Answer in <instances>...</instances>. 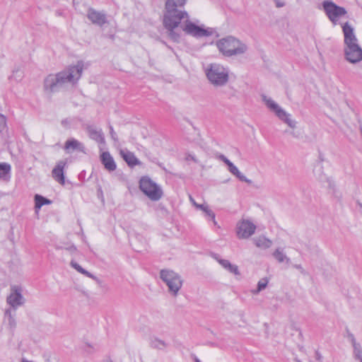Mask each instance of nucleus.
I'll list each match as a JSON object with an SVG mask.
<instances>
[{"mask_svg":"<svg viewBox=\"0 0 362 362\" xmlns=\"http://www.w3.org/2000/svg\"><path fill=\"white\" fill-rule=\"evenodd\" d=\"M102 362H112V361L110 358H106L103 360Z\"/></svg>","mask_w":362,"mask_h":362,"instance_id":"nucleus-45","label":"nucleus"},{"mask_svg":"<svg viewBox=\"0 0 362 362\" xmlns=\"http://www.w3.org/2000/svg\"><path fill=\"white\" fill-rule=\"evenodd\" d=\"M256 226L249 221H243L238 223L237 234L240 238H248L255 231Z\"/></svg>","mask_w":362,"mask_h":362,"instance_id":"nucleus-11","label":"nucleus"},{"mask_svg":"<svg viewBox=\"0 0 362 362\" xmlns=\"http://www.w3.org/2000/svg\"><path fill=\"white\" fill-rule=\"evenodd\" d=\"M273 257L279 262H286V263H289L291 262L290 258H288L283 252V250L281 248H277L273 252Z\"/></svg>","mask_w":362,"mask_h":362,"instance_id":"nucleus-24","label":"nucleus"},{"mask_svg":"<svg viewBox=\"0 0 362 362\" xmlns=\"http://www.w3.org/2000/svg\"><path fill=\"white\" fill-rule=\"evenodd\" d=\"M229 69L217 63L209 64L205 69L206 78L214 87H223L229 81Z\"/></svg>","mask_w":362,"mask_h":362,"instance_id":"nucleus-3","label":"nucleus"},{"mask_svg":"<svg viewBox=\"0 0 362 362\" xmlns=\"http://www.w3.org/2000/svg\"><path fill=\"white\" fill-rule=\"evenodd\" d=\"M358 359L360 360V362H362V357L358 358Z\"/></svg>","mask_w":362,"mask_h":362,"instance_id":"nucleus-49","label":"nucleus"},{"mask_svg":"<svg viewBox=\"0 0 362 362\" xmlns=\"http://www.w3.org/2000/svg\"><path fill=\"white\" fill-rule=\"evenodd\" d=\"M6 126V117L0 114V133L5 129Z\"/></svg>","mask_w":362,"mask_h":362,"instance_id":"nucleus-32","label":"nucleus"},{"mask_svg":"<svg viewBox=\"0 0 362 362\" xmlns=\"http://www.w3.org/2000/svg\"><path fill=\"white\" fill-rule=\"evenodd\" d=\"M204 212L206 216L211 218V219L214 221V223L216 225V221H215V214L207 206V208L204 209Z\"/></svg>","mask_w":362,"mask_h":362,"instance_id":"nucleus-31","label":"nucleus"},{"mask_svg":"<svg viewBox=\"0 0 362 362\" xmlns=\"http://www.w3.org/2000/svg\"><path fill=\"white\" fill-rule=\"evenodd\" d=\"M83 70V62L78 61L76 65L68 68L56 74H49L44 80V90L49 93L58 92L66 83L75 85L80 79Z\"/></svg>","mask_w":362,"mask_h":362,"instance_id":"nucleus-2","label":"nucleus"},{"mask_svg":"<svg viewBox=\"0 0 362 362\" xmlns=\"http://www.w3.org/2000/svg\"><path fill=\"white\" fill-rule=\"evenodd\" d=\"M218 158H219L221 161L224 162V160H225L227 158H226L224 155L221 154V155H219V156H218Z\"/></svg>","mask_w":362,"mask_h":362,"instance_id":"nucleus-42","label":"nucleus"},{"mask_svg":"<svg viewBox=\"0 0 362 362\" xmlns=\"http://www.w3.org/2000/svg\"><path fill=\"white\" fill-rule=\"evenodd\" d=\"M87 18L92 22V23L100 27H102L108 23L105 13L97 11L92 8L88 10Z\"/></svg>","mask_w":362,"mask_h":362,"instance_id":"nucleus-12","label":"nucleus"},{"mask_svg":"<svg viewBox=\"0 0 362 362\" xmlns=\"http://www.w3.org/2000/svg\"><path fill=\"white\" fill-rule=\"evenodd\" d=\"M190 200L193 202L194 205L197 208L202 209L203 211H204V209L207 208L208 206H206L204 204H197L194 199L190 197Z\"/></svg>","mask_w":362,"mask_h":362,"instance_id":"nucleus-35","label":"nucleus"},{"mask_svg":"<svg viewBox=\"0 0 362 362\" xmlns=\"http://www.w3.org/2000/svg\"><path fill=\"white\" fill-rule=\"evenodd\" d=\"M25 298L21 294V288L18 286H12L11 293L6 298V303L13 311L25 303Z\"/></svg>","mask_w":362,"mask_h":362,"instance_id":"nucleus-9","label":"nucleus"},{"mask_svg":"<svg viewBox=\"0 0 362 362\" xmlns=\"http://www.w3.org/2000/svg\"><path fill=\"white\" fill-rule=\"evenodd\" d=\"M69 250L70 251H76V247H74V246H71Z\"/></svg>","mask_w":362,"mask_h":362,"instance_id":"nucleus-44","label":"nucleus"},{"mask_svg":"<svg viewBox=\"0 0 362 362\" xmlns=\"http://www.w3.org/2000/svg\"><path fill=\"white\" fill-rule=\"evenodd\" d=\"M160 278L168 287V292L176 296L182 286L181 276L170 269H162L160 272Z\"/></svg>","mask_w":362,"mask_h":362,"instance_id":"nucleus-5","label":"nucleus"},{"mask_svg":"<svg viewBox=\"0 0 362 362\" xmlns=\"http://www.w3.org/2000/svg\"><path fill=\"white\" fill-rule=\"evenodd\" d=\"M64 148L67 153L74 151L85 153L84 145L75 139H68L64 144Z\"/></svg>","mask_w":362,"mask_h":362,"instance_id":"nucleus-16","label":"nucleus"},{"mask_svg":"<svg viewBox=\"0 0 362 362\" xmlns=\"http://www.w3.org/2000/svg\"><path fill=\"white\" fill-rule=\"evenodd\" d=\"M318 179L320 182H327L328 188L330 190H332V192H335V189H336L335 182L332 177H327L322 173V175H320L319 176Z\"/></svg>","mask_w":362,"mask_h":362,"instance_id":"nucleus-25","label":"nucleus"},{"mask_svg":"<svg viewBox=\"0 0 362 362\" xmlns=\"http://www.w3.org/2000/svg\"><path fill=\"white\" fill-rule=\"evenodd\" d=\"M354 348V354L356 358L362 357V348L360 344L357 343L352 345Z\"/></svg>","mask_w":362,"mask_h":362,"instance_id":"nucleus-29","label":"nucleus"},{"mask_svg":"<svg viewBox=\"0 0 362 362\" xmlns=\"http://www.w3.org/2000/svg\"><path fill=\"white\" fill-rule=\"evenodd\" d=\"M66 163V160H59L52 171L54 179L61 185L65 183L64 168Z\"/></svg>","mask_w":362,"mask_h":362,"instance_id":"nucleus-14","label":"nucleus"},{"mask_svg":"<svg viewBox=\"0 0 362 362\" xmlns=\"http://www.w3.org/2000/svg\"><path fill=\"white\" fill-rule=\"evenodd\" d=\"M195 362H201V361L198 358H196Z\"/></svg>","mask_w":362,"mask_h":362,"instance_id":"nucleus-48","label":"nucleus"},{"mask_svg":"<svg viewBox=\"0 0 362 362\" xmlns=\"http://www.w3.org/2000/svg\"><path fill=\"white\" fill-rule=\"evenodd\" d=\"M262 100L267 105V107L273 111L281 120L293 129L296 127V122L291 119V115L283 110L272 99L267 98V96L263 95Z\"/></svg>","mask_w":362,"mask_h":362,"instance_id":"nucleus-7","label":"nucleus"},{"mask_svg":"<svg viewBox=\"0 0 362 362\" xmlns=\"http://www.w3.org/2000/svg\"><path fill=\"white\" fill-rule=\"evenodd\" d=\"M22 362H33V361H27V360H25V359H24V358H23V359L22 360Z\"/></svg>","mask_w":362,"mask_h":362,"instance_id":"nucleus-46","label":"nucleus"},{"mask_svg":"<svg viewBox=\"0 0 362 362\" xmlns=\"http://www.w3.org/2000/svg\"><path fill=\"white\" fill-rule=\"evenodd\" d=\"M276 7H278V8H281V7H283V6H284V3H281V2L277 1V2H276Z\"/></svg>","mask_w":362,"mask_h":362,"instance_id":"nucleus-43","label":"nucleus"},{"mask_svg":"<svg viewBox=\"0 0 362 362\" xmlns=\"http://www.w3.org/2000/svg\"><path fill=\"white\" fill-rule=\"evenodd\" d=\"M226 165H227L228 168L230 166V165H231L233 163L229 160L228 158H226L224 162H223Z\"/></svg>","mask_w":362,"mask_h":362,"instance_id":"nucleus-41","label":"nucleus"},{"mask_svg":"<svg viewBox=\"0 0 362 362\" xmlns=\"http://www.w3.org/2000/svg\"><path fill=\"white\" fill-rule=\"evenodd\" d=\"M216 46L220 52L226 57L242 54L247 49L245 44L233 36H228L218 40Z\"/></svg>","mask_w":362,"mask_h":362,"instance_id":"nucleus-4","label":"nucleus"},{"mask_svg":"<svg viewBox=\"0 0 362 362\" xmlns=\"http://www.w3.org/2000/svg\"><path fill=\"white\" fill-rule=\"evenodd\" d=\"M120 153L129 166L132 168L140 163L139 160L136 158L132 152L121 151Z\"/></svg>","mask_w":362,"mask_h":362,"instance_id":"nucleus-19","label":"nucleus"},{"mask_svg":"<svg viewBox=\"0 0 362 362\" xmlns=\"http://www.w3.org/2000/svg\"><path fill=\"white\" fill-rule=\"evenodd\" d=\"M151 346L153 349L163 350L168 346V344L163 340L158 338H155L151 341Z\"/></svg>","mask_w":362,"mask_h":362,"instance_id":"nucleus-27","label":"nucleus"},{"mask_svg":"<svg viewBox=\"0 0 362 362\" xmlns=\"http://www.w3.org/2000/svg\"><path fill=\"white\" fill-rule=\"evenodd\" d=\"M186 0H166L165 13L163 15V26L167 30L168 37L174 42H179L180 35L175 30L182 19L187 18L182 25V29L186 35L196 38L212 35L215 30L211 28H205L204 25H196L189 21V15L185 11L180 10L183 7Z\"/></svg>","mask_w":362,"mask_h":362,"instance_id":"nucleus-1","label":"nucleus"},{"mask_svg":"<svg viewBox=\"0 0 362 362\" xmlns=\"http://www.w3.org/2000/svg\"><path fill=\"white\" fill-rule=\"evenodd\" d=\"M216 259L218 262V263L225 269H226L229 272H230V273H232V274H235L236 276H239L240 274V272H239V269H238V267L237 265L231 264L227 259H219V258H217V257Z\"/></svg>","mask_w":362,"mask_h":362,"instance_id":"nucleus-18","label":"nucleus"},{"mask_svg":"<svg viewBox=\"0 0 362 362\" xmlns=\"http://www.w3.org/2000/svg\"><path fill=\"white\" fill-rule=\"evenodd\" d=\"M322 6L328 18L336 25L339 18L346 14V10L344 7L337 6L330 1L322 2Z\"/></svg>","mask_w":362,"mask_h":362,"instance_id":"nucleus-8","label":"nucleus"},{"mask_svg":"<svg viewBox=\"0 0 362 362\" xmlns=\"http://www.w3.org/2000/svg\"><path fill=\"white\" fill-rule=\"evenodd\" d=\"M186 160H193L194 162L195 163H197L198 162V160L195 158L194 156L190 154V153H188L187 156H186Z\"/></svg>","mask_w":362,"mask_h":362,"instance_id":"nucleus-37","label":"nucleus"},{"mask_svg":"<svg viewBox=\"0 0 362 362\" xmlns=\"http://www.w3.org/2000/svg\"><path fill=\"white\" fill-rule=\"evenodd\" d=\"M85 129L89 137L99 144H104L105 143L103 132L101 129H97L93 125L87 124Z\"/></svg>","mask_w":362,"mask_h":362,"instance_id":"nucleus-13","label":"nucleus"},{"mask_svg":"<svg viewBox=\"0 0 362 362\" xmlns=\"http://www.w3.org/2000/svg\"><path fill=\"white\" fill-rule=\"evenodd\" d=\"M139 188L151 201H158L163 195L160 187L147 176L141 178Z\"/></svg>","mask_w":362,"mask_h":362,"instance_id":"nucleus-6","label":"nucleus"},{"mask_svg":"<svg viewBox=\"0 0 362 362\" xmlns=\"http://www.w3.org/2000/svg\"><path fill=\"white\" fill-rule=\"evenodd\" d=\"M35 208L40 209L43 205L50 204L52 203V201L50 199H48L40 195V194H35Z\"/></svg>","mask_w":362,"mask_h":362,"instance_id":"nucleus-26","label":"nucleus"},{"mask_svg":"<svg viewBox=\"0 0 362 362\" xmlns=\"http://www.w3.org/2000/svg\"><path fill=\"white\" fill-rule=\"evenodd\" d=\"M71 265L73 268H74L76 271L81 273L83 271V268L81 267L77 262L74 261L71 262Z\"/></svg>","mask_w":362,"mask_h":362,"instance_id":"nucleus-33","label":"nucleus"},{"mask_svg":"<svg viewBox=\"0 0 362 362\" xmlns=\"http://www.w3.org/2000/svg\"><path fill=\"white\" fill-rule=\"evenodd\" d=\"M322 356L321 354L318 351H315V358L317 361H320L322 360Z\"/></svg>","mask_w":362,"mask_h":362,"instance_id":"nucleus-40","label":"nucleus"},{"mask_svg":"<svg viewBox=\"0 0 362 362\" xmlns=\"http://www.w3.org/2000/svg\"><path fill=\"white\" fill-rule=\"evenodd\" d=\"M100 158L101 162L104 165L105 169L109 171H114L116 169V163L108 151L103 152L100 156Z\"/></svg>","mask_w":362,"mask_h":362,"instance_id":"nucleus-17","label":"nucleus"},{"mask_svg":"<svg viewBox=\"0 0 362 362\" xmlns=\"http://www.w3.org/2000/svg\"><path fill=\"white\" fill-rule=\"evenodd\" d=\"M342 30L344 35L345 45L358 43V40L354 33V28L349 24L348 22L344 24L342 26Z\"/></svg>","mask_w":362,"mask_h":362,"instance_id":"nucleus-15","label":"nucleus"},{"mask_svg":"<svg viewBox=\"0 0 362 362\" xmlns=\"http://www.w3.org/2000/svg\"><path fill=\"white\" fill-rule=\"evenodd\" d=\"M110 135H111V137L113 140L115 141H117V134L115 132L114 129H113V127L110 125Z\"/></svg>","mask_w":362,"mask_h":362,"instance_id":"nucleus-36","label":"nucleus"},{"mask_svg":"<svg viewBox=\"0 0 362 362\" xmlns=\"http://www.w3.org/2000/svg\"><path fill=\"white\" fill-rule=\"evenodd\" d=\"M255 244L257 247L267 249L272 246V241L265 237H259L257 238L254 239Z\"/></svg>","mask_w":362,"mask_h":362,"instance_id":"nucleus-23","label":"nucleus"},{"mask_svg":"<svg viewBox=\"0 0 362 362\" xmlns=\"http://www.w3.org/2000/svg\"><path fill=\"white\" fill-rule=\"evenodd\" d=\"M228 170L230 173H232L233 175L238 177L240 181L245 182L249 185L252 184V180L247 179L243 173H241L238 168L233 163L230 165V166L228 167Z\"/></svg>","mask_w":362,"mask_h":362,"instance_id":"nucleus-21","label":"nucleus"},{"mask_svg":"<svg viewBox=\"0 0 362 362\" xmlns=\"http://www.w3.org/2000/svg\"><path fill=\"white\" fill-rule=\"evenodd\" d=\"M159 166L163 168V170H165V168H163L161 164H159Z\"/></svg>","mask_w":362,"mask_h":362,"instance_id":"nucleus-47","label":"nucleus"},{"mask_svg":"<svg viewBox=\"0 0 362 362\" xmlns=\"http://www.w3.org/2000/svg\"><path fill=\"white\" fill-rule=\"evenodd\" d=\"M11 165L7 163H0V179L7 180L10 177Z\"/></svg>","mask_w":362,"mask_h":362,"instance_id":"nucleus-22","label":"nucleus"},{"mask_svg":"<svg viewBox=\"0 0 362 362\" xmlns=\"http://www.w3.org/2000/svg\"><path fill=\"white\" fill-rule=\"evenodd\" d=\"M344 54L346 59L350 63H358L362 60V48L358 43L346 45Z\"/></svg>","mask_w":362,"mask_h":362,"instance_id":"nucleus-10","label":"nucleus"},{"mask_svg":"<svg viewBox=\"0 0 362 362\" xmlns=\"http://www.w3.org/2000/svg\"><path fill=\"white\" fill-rule=\"evenodd\" d=\"M81 274L86 275L88 277L92 278L93 279H97L94 275H93L92 274H90L89 272L86 271L84 269H83V271L81 272Z\"/></svg>","mask_w":362,"mask_h":362,"instance_id":"nucleus-38","label":"nucleus"},{"mask_svg":"<svg viewBox=\"0 0 362 362\" xmlns=\"http://www.w3.org/2000/svg\"><path fill=\"white\" fill-rule=\"evenodd\" d=\"M15 311L12 313L11 308L6 309L4 312V319L7 320L8 328L13 331L16 327V322L15 320Z\"/></svg>","mask_w":362,"mask_h":362,"instance_id":"nucleus-20","label":"nucleus"},{"mask_svg":"<svg viewBox=\"0 0 362 362\" xmlns=\"http://www.w3.org/2000/svg\"><path fill=\"white\" fill-rule=\"evenodd\" d=\"M347 337L351 341L352 345L357 344L354 335L352 333L349 332V329H347Z\"/></svg>","mask_w":362,"mask_h":362,"instance_id":"nucleus-34","label":"nucleus"},{"mask_svg":"<svg viewBox=\"0 0 362 362\" xmlns=\"http://www.w3.org/2000/svg\"><path fill=\"white\" fill-rule=\"evenodd\" d=\"M73 119L66 118L62 120L61 124L64 127L69 129L71 127V123L73 122Z\"/></svg>","mask_w":362,"mask_h":362,"instance_id":"nucleus-30","label":"nucleus"},{"mask_svg":"<svg viewBox=\"0 0 362 362\" xmlns=\"http://www.w3.org/2000/svg\"><path fill=\"white\" fill-rule=\"evenodd\" d=\"M293 267L296 269H298L302 274H304V269L300 264H295V265H293Z\"/></svg>","mask_w":362,"mask_h":362,"instance_id":"nucleus-39","label":"nucleus"},{"mask_svg":"<svg viewBox=\"0 0 362 362\" xmlns=\"http://www.w3.org/2000/svg\"><path fill=\"white\" fill-rule=\"evenodd\" d=\"M268 279L267 278H263L262 279H260L259 281H258V284H257V288L256 290L255 291H252V293L253 294H257L259 293L260 291H262V290H264L267 284H268Z\"/></svg>","mask_w":362,"mask_h":362,"instance_id":"nucleus-28","label":"nucleus"}]
</instances>
